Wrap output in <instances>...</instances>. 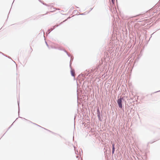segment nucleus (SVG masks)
<instances>
[{
  "label": "nucleus",
  "mask_w": 160,
  "mask_h": 160,
  "mask_svg": "<svg viewBox=\"0 0 160 160\" xmlns=\"http://www.w3.org/2000/svg\"><path fill=\"white\" fill-rule=\"evenodd\" d=\"M122 99L120 98L118 100L117 103L119 105L120 108H122Z\"/></svg>",
  "instance_id": "obj_1"
},
{
  "label": "nucleus",
  "mask_w": 160,
  "mask_h": 160,
  "mask_svg": "<svg viewBox=\"0 0 160 160\" xmlns=\"http://www.w3.org/2000/svg\"><path fill=\"white\" fill-rule=\"evenodd\" d=\"M71 74L72 75V76H74L75 72H74V71L72 70L71 71Z\"/></svg>",
  "instance_id": "obj_2"
},
{
  "label": "nucleus",
  "mask_w": 160,
  "mask_h": 160,
  "mask_svg": "<svg viewBox=\"0 0 160 160\" xmlns=\"http://www.w3.org/2000/svg\"><path fill=\"white\" fill-rule=\"evenodd\" d=\"M115 151V148H112V153L113 154L114 153Z\"/></svg>",
  "instance_id": "obj_3"
},
{
  "label": "nucleus",
  "mask_w": 160,
  "mask_h": 160,
  "mask_svg": "<svg viewBox=\"0 0 160 160\" xmlns=\"http://www.w3.org/2000/svg\"><path fill=\"white\" fill-rule=\"evenodd\" d=\"M112 148H114V144H113L112 145Z\"/></svg>",
  "instance_id": "obj_4"
},
{
  "label": "nucleus",
  "mask_w": 160,
  "mask_h": 160,
  "mask_svg": "<svg viewBox=\"0 0 160 160\" xmlns=\"http://www.w3.org/2000/svg\"><path fill=\"white\" fill-rule=\"evenodd\" d=\"M112 0V1L113 2V0Z\"/></svg>",
  "instance_id": "obj_5"
}]
</instances>
